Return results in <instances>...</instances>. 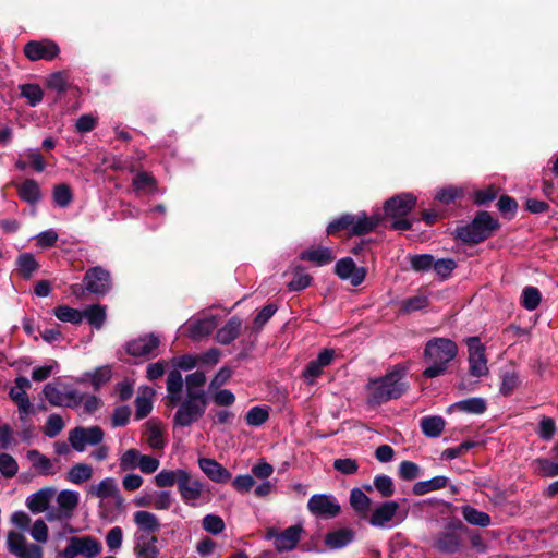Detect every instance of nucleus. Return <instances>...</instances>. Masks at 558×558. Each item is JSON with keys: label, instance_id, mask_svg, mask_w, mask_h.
<instances>
[{"label": "nucleus", "instance_id": "obj_1", "mask_svg": "<svg viewBox=\"0 0 558 558\" xmlns=\"http://www.w3.org/2000/svg\"><path fill=\"white\" fill-rule=\"evenodd\" d=\"M183 377L177 369L171 371L167 378V400L170 407H177L173 426L184 428L197 423L206 412L205 392H190L182 398Z\"/></svg>", "mask_w": 558, "mask_h": 558}, {"label": "nucleus", "instance_id": "obj_2", "mask_svg": "<svg viewBox=\"0 0 558 558\" xmlns=\"http://www.w3.org/2000/svg\"><path fill=\"white\" fill-rule=\"evenodd\" d=\"M407 374L408 366L397 364L385 376L369 379L366 385L368 402L380 404L400 398L409 388Z\"/></svg>", "mask_w": 558, "mask_h": 558}, {"label": "nucleus", "instance_id": "obj_3", "mask_svg": "<svg viewBox=\"0 0 558 558\" xmlns=\"http://www.w3.org/2000/svg\"><path fill=\"white\" fill-rule=\"evenodd\" d=\"M458 347L448 338H433L425 344L424 357L429 363L423 372L426 378H435L442 375L448 364L457 356Z\"/></svg>", "mask_w": 558, "mask_h": 558}, {"label": "nucleus", "instance_id": "obj_4", "mask_svg": "<svg viewBox=\"0 0 558 558\" xmlns=\"http://www.w3.org/2000/svg\"><path fill=\"white\" fill-rule=\"evenodd\" d=\"M88 494L100 499L99 508L106 518H114L125 509V499L113 477H105L98 484L92 485Z\"/></svg>", "mask_w": 558, "mask_h": 558}, {"label": "nucleus", "instance_id": "obj_5", "mask_svg": "<svg viewBox=\"0 0 558 558\" xmlns=\"http://www.w3.org/2000/svg\"><path fill=\"white\" fill-rule=\"evenodd\" d=\"M31 388V381L26 377L19 376L15 378V385L10 389L9 396L16 404L20 421V430L17 435L23 441H29L33 437L31 415L34 410L27 390Z\"/></svg>", "mask_w": 558, "mask_h": 558}, {"label": "nucleus", "instance_id": "obj_6", "mask_svg": "<svg viewBox=\"0 0 558 558\" xmlns=\"http://www.w3.org/2000/svg\"><path fill=\"white\" fill-rule=\"evenodd\" d=\"M498 222L487 211H480L471 223L457 228V236L466 243H480L490 236Z\"/></svg>", "mask_w": 558, "mask_h": 558}, {"label": "nucleus", "instance_id": "obj_7", "mask_svg": "<svg viewBox=\"0 0 558 558\" xmlns=\"http://www.w3.org/2000/svg\"><path fill=\"white\" fill-rule=\"evenodd\" d=\"M416 202V197L411 193H403L389 198L385 203V214L393 219L392 228L396 230H408L411 222L405 216L412 210Z\"/></svg>", "mask_w": 558, "mask_h": 558}, {"label": "nucleus", "instance_id": "obj_8", "mask_svg": "<svg viewBox=\"0 0 558 558\" xmlns=\"http://www.w3.org/2000/svg\"><path fill=\"white\" fill-rule=\"evenodd\" d=\"M468 527L458 519H451L434 538V547L444 554H456L462 548V533Z\"/></svg>", "mask_w": 558, "mask_h": 558}, {"label": "nucleus", "instance_id": "obj_9", "mask_svg": "<svg viewBox=\"0 0 558 558\" xmlns=\"http://www.w3.org/2000/svg\"><path fill=\"white\" fill-rule=\"evenodd\" d=\"M102 551L101 542L92 536H72L69 538L66 546L58 554V558H95Z\"/></svg>", "mask_w": 558, "mask_h": 558}, {"label": "nucleus", "instance_id": "obj_10", "mask_svg": "<svg viewBox=\"0 0 558 558\" xmlns=\"http://www.w3.org/2000/svg\"><path fill=\"white\" fill-rule=\"evenodd\" d=\"M43 395L50 404L56 407L75 408L83 401V397L76 389L62 383L47 384Z\"/></svg>", "mask_w": 558, "mask_h": 558}, {"label": "nucleus", "instance_id": "obj_11", "mask_svg": "<svg viewBox=\"0 0 558 558\" xmlns=\"http://www.w3.org/2000/svg\"><path fill=\"white\" fill-rule=\"evenodd\" d=\"M367 518L368 523L374 527H393L405 520L407 511H399V504L396 501H385L378 505Z\"/></svg>", "mask_w": 558, "mask_h": 558}, {"label": "nucleus", "instance_id": "obj_12", "mask_svg": "<svg viewBox=\"0 0 558 558\" xmlns=\"http://www.w3.org/2000/svg\"><path fill=\"white\" fill-rule=\"evenodd\" d=\"M302 527L300 525L289 526L279 532L277 529H268L265 535L266 539L274 541L277 551H290L294 549L300 542Z\"/></svg>", "mask_w": 558, "mask_h": 558}, {"label": "nucleus", "instance_id": "obj_13", "mask_svg": "<svg viewBox=\"0 0 558 558\" xmlns=\"http://www.w3.org/2000/svg\"><path fill=\"white\" fill-rule=\"evenodd\" d=\"M104 439V432L98 426L75 427L69 434V442L78 452L85 450L87 445H99Z\"/></svg>", "mask_w": 558, "mask_h": 558}, {"label": "nucleus", "instance_id": "obj_14", "mask_svg": "<svg viewBox=\"0 0 558 558\" xmlns=\"http://www.w3.org/2000/svg\"><path fill=\"white\" fill-rule=\"evenodd\" d=\"M178 492L184 504L195 507L204 493V484L193 477L192 474L184 469V471L181 472Z\"/></svg>", "mask_w": 558, "mask_h": 558}, {"label": "nucleus", "instance_id": "obj_15", "mask_svg": "<svg viewBox=\"0 0 558 558\" xmlns=\"http://www.w3.org/2000/svg\"><path fill=\"white\" fill-rule=\"evenodd\" d=\"M469 348V369L470 374L474 377H482L487 375V359L485 356V348L477 337L468 339Z\"/></svg>", "mask_w": 558, "mask_h": 558}, {"label": "nucleus", "instance_id": "obj_16", "mask_svg": "<svg viewBox=\"0 0 558 558\" xmlns=\"http://www.w3.org/2000/svg\"><path fill=\"white\" fill-rule=\"evenodd\" d=\"M307 508L316 517L335 518L340 513L341 507L332 495L316 494L313 495Z\"/></svg>", "mask_w": 558, "mask_h": 558}, {"label": "nucleus", "instance_id": "obj_17", "mask_svg": "<svg viewBox=\"0 0 558 558\" xmlns=\"http://www.w3.org/2000/svg\"><path fill=\"white\" fill-rule=\"evenodd\" d=\"M80 501L78 493L64 489L57 495L58 509L48 511V520H68L72 517L73 511Z\"/></svg>", "mask_w": 558, "mask_h": 558}, {"label": "nucleus", "instance_id": "obj_18", "mask_svg": "<svg viewBox=\"0 0 558 558\" xmlns=\"http://www.w3.org/2000/svg\"><path fill=\"white\" fill-rule=\"evenodd\" d=\"M159 343V337L151 333L130 341L126 351L132 356L150 359L157 355Z\"/></svg>", "mask_w": 558, "mask_h": 558}, {"label": "nucleus", "instance_id": "obj_19", "mask_svg": "<svg viewBox=\"0 0 558 558\" xmlns=\"http://www.w3.org/2000/svg\"><path fill=\"white\" fill-rule=\"evenodd\" d=\"M335 272L342 280H349L352 286H360L365 277L366 269L356 267L351 257L341 258L336 263Z\"/></svg>", "mask_w": 558, "mask_h": 558}, {"label": "nucleus", "instance_id": "obj_20", "mask_svg": "<svg viewBox=\"0 0 558 558\" xmlns=\"http://www.w3.org/2000/svg\"><path fill=\"white\" fill-rule=\"evenodd\" d=\"M84 286L92 293L105 294L110 288V274L99 266L90 268L85 274Z\"/></svg>", "mask_w": 558, "mask_h": 558}, {"label": "nucleus", "instance_id": "obj_21", "mask_svg": "<svg viewBox=\"0 0 558 558\" xmlns=\"http://www.w3.org/2000/svg\"><path fill=\"white\" fill-rule=\"evenodd\" d=\"M335 356V351L330 349L323 350L316 360L311 361L304 368L302 376L308 385H313L322 375L323 368L328 366Z\"/></svg>", "mask_w": 558, "mask_h": 558}, {"label": "nucleus", "instance_id": "obj_22", "mask_svg": "<svg viewBox=\"0 0 558 558\" xmlns=\"http://www.w3.org/2000/svg\"><path fill=\"white\" fill-rule=\"evenodd\" d=\"M7 544L10 553L17 558H35V547L27 542L23 533L9 532Z\"/></svg>", "mask_w": 558, "mask_h": 558}, {"label": "nucleus", "instance_id": "obj_23", "mask_svg": "<svg viewBox=\"0 0 558 558\" xmlns=\"http://www.w3.org/2000/svg\"><path fill=\"white\" fill-rule=\"evenodd\" d=\"M198 466L215 483H226L231 478V473L214 459L199 458Z\"/></svg>", "mask_w": 558, "mask_h": 558}, {"label": "nucleus", "instance_id": "obj_24", "mask_svg": "<svg viewBox=\"0 0 558 558\" xmlns=\"http://www.w3.org/2000/svg\"><path fill=\"white\" fill-rule=\"evenodd\" d=\"M381 221L379 214L367 216L366 213L352 215L351 234L363 235L373 231Z\"/></svg>", "mask_w": 558, "mask_h": 558}, {"label": "nucleus", "instance_id": "obj_25", "mask_svg": "<svg viewBox=\"0 0 558 558\" xmlns=\"http://www.w3.org/2000/svg\"><path fill=\"white\" fill-rule=\"evenodd\" d=\"M336 257L333 251L329 247L317 246L307 248L300 254V259L313 263L316 266H324L331 263Z\"/></svg>", "mask_w": 558, "mask_h": 558}, {"label": "nucleus", "instance_id": "obj_26", "mask_svg": "<svg viewBox=\"0 0 558 558\" xmlns=\"http://www.w3.org/2000/svg\"><path fill=\"white\" fill-rule=\"evenodd\" d=\"M134 554L136 558H158L157 537L138 536L134 545Z\"/></svg>", "mask_w": 558, "mask_h": 558}, {"label": "nucleus", "instance_id": "obj_27", "mask_svg": "<svg viewBox=\"0 0 558 558\" xmlns=\"http://www.w3.org/2000/svg\"><path fill=\"white\" fill-rule=\"evenodd\" d=\"M372 500L371 498L360 488H353L350 492V505L356 514L366 519L369 513Z\"/></svg>", "mask_w": 558, "mask_h": 558}, {"label": "nucleus", "instance_id": "obj_28", "mask_svg": "<svg viewBox=\"0 0 558 558\" xmlns=\"http://www.w3.org/2000/svg\"><path fill=\"white\" fill-rule=\"evenodd\" d=\"M133 521L140 531L146 533H155L160 529V523L157 515L146 510H138L134 512Z\"/></svg>", "mask_w": 558, "mask_h": 558}, {"label": "nucleus", "instance_id": "obj_29", "mask_svg": "<svg viewBox=\"0 0 558 558\" xmlns=\"http://www.w3.org/2000/svg\"><path fill=\"white\" fill-rule=\"evenodd\" d=\"M217 322L214 316L197 319L187 324L189 335L193 339H201L214 331Z\"/></svg>", "mask_w": 558, "mask_h": 558}, {"label": "nucleus", "instance_id": "obj_30", "mask_svg": "<svg viewBox=\"0 0 558 558\" xmlns=\"http://www.w3.org/2000/svg\"><path fill=\"white\" fill-rule=\"evenodd\" d=\"M242 328V320L238 317L230 318L216 335V339L221 344H229L238 338Z\"/></svg>", "mask_w": 558, "mask_h": 558}, {"label": "nucleus", "instance_id": "obj_31", "mask_svg": "<svg viewBox=\"0 0 558 558\" xmlns=\"http://www.w3.org/2000/svg\"><path fill=\"white\" fill-rule=\"evenodd\" d=\"M463 519L471 525L487 527L492 524L490 515L472 506H463L461 508Z\"/></svg>", "mask_w": 558, "mask_h": 558}, {"label": "nucleus", "instance_id": "obj_32", "mask_svg": "<svg viewBox=\"0 0 558 558\" xmlns=\"http://www.w3.org/2000/svg\"><path fill=\"white\" fill-rule=\"evenodd\" d=\"M445 420L441 416H424L420 421L422 433L430 438L439 437L445 428Z\"/></svg>", "mask_w": 558, "mask_h": 558}, {"label": "nucleus", "instance_id": "obj_33", "mask_svg": "<svg viewBox=\"0 0 558 558\" xmlns=\"http://www.w3.org/2000/svg\"><path fill=\"white\" fill-rule=\"evenodd\" d=\"M354 538V533L350 529H339L326 535L325 543L331 549H339L349 545Z\"/></svg>", "mask_w": 558, "mask_h": 558}, {"label": "nucleus", "instance_id": "obj_34", "mask_svg": "<svg viewBox=\"0 0 558 558\" xmlns=\"http://www.w3.org/2000/svg\"><path fill=\"white\" fill-rule=\"evenodd\" d=\"M112 376L111 367L109 365H104L97 367L94 372H86L83 374L80 379L81 383H85L87 380L90 381L94 389H99L102 385L110 380Z\"/></svg>", "mask_w": 558, "mask_h": 558}, {"label": "nucleus", "instance_id": "obj_35", "mask_svg": "<svg viewBox=\"0 0 558 558\" xmlns=\"http://www.w3.org/2000/svg\"><path fill=\"white\" fill-rule=\"evenodd\" d=\"M448 410H459L471 414H482L486 410V402L483 398L473 397L451 404Z\"/></svg>", "mask_w": 558, "mask_h": 558}, {"label": "nucleus", "instance_id": "obj_36", "mask_svg": "<svg viewBox=\"0 0 558 558\" xmlns=\"http://www.w3.org/2000/svg\"><path fill=\"white\" fill-rule=\"evenodd\" d=\"M448 484V477L444 475L435 476L430 480L420 481L413 486V494L416 496H422L428 494L434 490H438L440 488L446 487Z\"/></svg>", "mask_w": 558, "mask_h": 558}, {"label": "nucleus", "instance_id": "obj_37", "mask_svg": "<svg viewBox=\"0 0 558 558\" xmlns=\"http://www.w3.org/2000/svg\"><path fill=\"white\" fill-rule=\"evenodd\" d=\"M183 471H184V469H177V470L163 469L155 475V477H154L155 485L160 488L171 487L174 484H177V486H178L179 481L181 478V472H183Z\"/></svg>", "mask_w": 558, "mask_h": 558}, {"label": "nucleus", "instance_id": "obj_38", "mask_svg": "<svg viewBox=\"0 0 558 558\" xmlns=\"http://www.w3.org/2000/svg\"><path fill=\"white\" fill-rule=\"evenodd\" d=\"M153 390L145 389L142 395L137 396L135 399V417L136 420L145 418L153 409L151 402Z\"/></svg>", "mask_w": 558, "mask_h": 558}, {"label": "nucleus", "instance_id": "obj_39", "mask_svg": "<svg viewBox=\"0 0 558 558\" xmlns=\"http://www.w3.org/2000/svg\"><path fill=\"white\" fill-rule=\"evenodd\" d=\"M59 53L60 48L56 41L47 38L37 40V60L44 59L51 61L56 59Z\"/></svg>", "mask_w": 558, "mask_h": 558}, {"label": "nucleus", "instance_id": "obj_40", "mask_svg": "<svg viewBox=\"0 0 558 558\" xmlns=\"http://www.w3.org/2000/svg\"><path fill=\"white\" fill-rule=\"evenodd\" d=\"M428 305V298L425 294H417L407 298L400 302V312L409 314L425 308Z\"/></svg>", "mask_w": 558, "mask_h": 558}, {"label": "nucleus", "instance_id": "obj_41", "mask_svg": "<svg viewBox=\"0 0 558 558\" xmlns=\"http://www.w3.org/2000/svg\"><path fill=\"white\" fill-rule=\"evenodd\" d=\"M84 318L87 319L89 325L99 329L102 327L106 319V311L101 305H90L83 311Z\"/></svg>", "mask_w": 558, "mask_h": 558}, {"label": "nucleus", "instance_id": "obj_42", "mask_svg": "<svg viewBox=\"0 0 558 558\" xmlns=\"http://www.w3.org/2000/svg\"><path fill=\"white\" fill-rule=\"evenodd\" d=\"M541 292L537 288L527 286L521 294V305L527 311H534L541 303Z\"/></svg>", "mask_w": 558, "mask_h": 558}, {"label": "nucleus", "instance_id": "obj_43", "mask_svg": "<svg viewBox=\"0 0 558 558\" xmlns=\"http://www.w3.org/2000/svg\"><path fill=\"white\" fill-rule=\"evenodd\" d=\"M93 476V468L85 463L72 466L68 473V480L73 484H81Z\"/></svg>", "mask_w": 558, "mask_h": 558}, {"label": "nucleus", "instance_id": "obj_44", "mask_svg": "<svg viewBox=\"0 0 558 558\" xmlns=\"http://www.w3.org/2000/svg\"><path fill=\"white\" fill-rule=\"evenodd\" d=\"M142 453L137 449H128L119 459V466L122 471H133L138 468Z\"/></svg>", "mask_w": 558, "mask_h": 558}, {"label": "nucleus", "instance_id": "obj_45", "mask_svg": "<svg viewBox=\"0 0 558 558\" xmlns=\"http://www.w3.org/2000/svg\"><path fill=\"white\" fill-rule=\"evenodd\" d=\"M53 202L60 208L68 207L73 201V192L68 184H58L53 189Z\"/></svg>", "mask_w": 558, "mask_h": 558}, {"label": "nucleus", "instance_id": "obj_46", "mask_svg": "<svg viewBox=\"0 0 558 558\" xmlns=\"http://www.w3.org/2000/svg\"><path fill=\"white\" fill-rule=\"evenodd\" d=\"M54 315L61 322H68L72 324H80L84 318L83 312L66 305L58 306L54 310Z\"/></svg>", "mask_w": 558, "mask_h": 558}, {"label": "nucleus", "instance_id": "obj_47", "mask_svg": "<svg viewBox=\"0 0 558 558\" xmlns=\"http://www.w3.org/2000/svg\"><path fill=\"white\" fill-rule=\"evenodd\" d=\"M534 471L543 477L558 476V462L548 459H536L533 462Z\"/></svg>", "mask_w": 558, "mask_h": 558}, {"label": "nucleus", "instance_id": "obj_48", "mask_svg": "<svg viewBox=\"0 0 558 558\" xmlns=\"http://www.w3.org/2000/svg\"><path fill=\"white\" fill-rule=\"evenodd\" d=\"M202 527L213 535H218L223 532L226 524L220 515L206 514L202 520Z\"/></svg>", "mask_w": 558, "mask_h": 558}, {"label": "nucleus", "instance_id": "obj_49", "mask_svg": "<svg viewBox=\"0 0 558 558\" xmlns=\"http://www.w3.org/2000/svg\"><path fill=\"white\" fill-rule=\"evenodd\" d=\"M519 375L514 371L505 372L501 376V384L499 391L502 396H510L519 386Z\"/></svg>", "mask_w": 558, "mask_h": 558}, {"label": "nucleus", "instance_id": "obj_50", "mask_svg": "<svg viewBox=\"0 0 558 558\" xmlns=\"http://www.w3.org/2000/svg\"><path fill=\"white\" fill-rule=\"evenodd\" d=\"M64 428V421L59 414H50L43 427L44 434L53 438Z\"/></svg>", "mask_w": 558, "mask_h": 558}, {"label": "nucleus", "instance_id": "obj_51", "mask_svg": "<svg viewBox=\"0 0 558 558\" xmlns=\"http://www.w3.org/2000/svg\"><path fill=\"white\" fill-rule=\"evenodd\" d=\"M47 87L58 93L64 92L69 84V75L65 71L50 74L46 80Z\"/></svg>", "mask_w": 558, "mask_h": 558}, {"label": "nucleus", "instance_id": "obj_52", "mask_svg": "<svg viewBox=\"0 0 558 558\" xmlns=\"http://www.w3.org/2000/svg\"><path fill=\"white\" fill-rule=\"evenodd\" d=\"M17 272L24 278H31L35 271V258L31 253H24L16 260Z\"/></svg>", "mask_w": 558, "mask_h": 558}, {"label": "nucleus", "instance_id": "obj_53", "mask_svg": "<svg viewBox=\"0 0 558 558\" xmlns=\"http://www.w3.org/2000/svg\"><path fill=\"white\" fill-rule=\"evenodd\" d=\"M106 545L109 549V551H118L122 547L123 543V530L120 526H113L111 527L105 537Z\"/></svg>", "mask_w": 558, "mask_h": 558}, {"label": "nucleus", "instance_id": "obj_54", "mask_svg": "<svg viewBox=\"0 0 558 558\" xmlns=\"http://www.w3.org/2000/svg\"><path fill=\"white\" fill-rule=\"evenodd\" d=\"M206 383V376L204 372L196 371L192 374H189L185 377V384H186V393L190 392H205L202 387Z\"/></svg>", "mask_w": 558, "mask_h": 558}, {"label": "nucleus", "instance_id": "obj_55", "mask_svg": "<svg viewBox=\"0 0 558 558\" xmlns=\"http://www.w3.org/2000/svg\"><path fill=\"white\" fill-rule=\"evenodd\" d=\"M11 523L23 532H29L31 536L35 538V527L31 529V518L26 512L22 510L13 512Z\"/></svg>", "mask_w": 558, "mask_h": 558}, {"label": "nucleus", "instance_id": "obj_56", "mask_svg": "<svg viewBox=\"0 0 558 558\" xmlns=\"http://www.w3.org/2000/svg\"><path fill=\"white\" fill-rule=\"evenodd\" d=\"M269 417V413L267 409L260 407H253L248 410L246 414V423L250 426H260L263 425Z\"/></svg>", "mask_w": 558, "mask_h": 558}, {"label": "nucleus", "instance_id": "obj_57", "mask_svg": "<svg viewBox=\"0 0 558 558\" xmlns=\"http://www.w3.org/2000/svg\"><path fill=\"white\" fill-rule=\"evenodd\" d=\"M374 487L383 497H390L395 493V485L388 475H378L374 478Z\"/></svg>", "mask_w": 558, "mask_h": 558}, {"label": "nucleus", "instance_id": "obj_58", "mask_svg": "<svg viewBox=\"0 0 558 558\" xmlns=\"http://www.w3.org/2000/svg\"><path fill=\"white\" fill-rule=\"evenodd\" d=\"M173 504L172 494L168 490H159L153 494V508L168 510Z\"/></svg>", "mask_w": 558, "mask_h": 558}, {"label": "nucleus", "instance_id": "obj_59", "mask_svg": "<svg viewBox=\"0 0 558 558\" xmlns=\"http://www.w3.org/2000/svg\"><path fill=\"white\" fill-rule=\"evenodd\" d=\"M312 280V277L307 272L298 269L289 283V289L291 291L304 290L305 288L311 286Z\"/></svg>", "mask_w": 558, "mask_h": 558}, {"label": "nucleus", "instance_id": "obj_60", "mask_svg": "<svg viewBox=\"0 0 558 558\" xmlns=\"http://www.w3.org/2000/svg\"><path fill=\"white\" fill-rule=\"evenodd\" d=\"M456 267L452 258H440L434 262L433 269L441 279H447Z\"/></svg>", "mask_w": 558, "mask_h": 558}, {"label": "nucleus", "instance_id": "obj_61", "mask_svg": "<svg viewBox=\"0 0 558 558\" xmlns=\"http://www.w3.org/2000/svg\"><path fill=\"white\" fill-rule=\"evenodd\" d=\"M434 257L430 254L415 255L411 257V267L415 271H428L434 267Z\"/></svg>", "mask_w": 558, "mask_h": 558}, {"label": "nucleus", "instance_id": "obj_62", "mask_svg": "<svg viewBox=\"0 0 558 558\" xmlns=\"http://www.w3.org/2000/svg\"><path fill=\"white\" fill-rule=\"evenodd\" d=\"M398 473L402 480L412 481L420 476V466L412 461H402Z\"/></svg>", "mask_w": 558, "mask_h": 558}, {"label": "nucleus", "instance_id": "obj_63", "mask_svg": "<svg viewBox=\"0 0 558 558\" xmlns=\"http://www.w3.org/2000/svg\"><path fill=\"white\" fill-rule=\"evenodd\" d=\"M232 369L229 366H222L209 383V391H214L222 387L232 376Z\"/></svg>", "mask_w": 558, "mask_h": 558}, {"label": "nucleus", "instance_id": "obj_64", "mask_svg": "<svg viewBox=\"0 0 558 558\" xmlns=\"http://www.w3.org/2000/svg\"><path fill=\"white\" fill-rule=\"evenodd\" d=\"M461 195H462L461 189L449 185V186L439 189L436 193V198L444 204H449V203L453 202L456 198L460 197Z\"/></svg>", "mask_w": 558, "mask_h": 558}]
</instances>
